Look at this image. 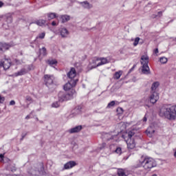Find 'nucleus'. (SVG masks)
<instances>
[{
	"label": "nucleus",
	"instance_id": "f257e3e1",
	"mask_svg": "<svg viewBox=\"0 0 176 176\" xmlns=\"http://www.w3.org/2000/svg\"><path fill=\"white\" fill-rule=\"evenodd\" d=\"M160 116L165 118L168 120H175L176 119V105L164 106L160 109Z\"/></svg>",
	"mask_w": 176,
	"mask_h": 176
},
{
	"label": "nucleus",
	"instance_id": "f03ea898",
	"mask_svg": "<svg viewBox=\"0 0 176 176\" xmlns=\"http://www.w3.org/2000/svg\"><path fill=\"white\" fill-rule=\"evenodd\" d=\"M139 163V166H142V167H143L144 170H146V171H151V168L156 167L157 165L156 161L153 158L144 155L141 157Z\"/></svg>",
	"mask_w": 176,
	"mask_h": 176
},
{
	"label": "nucleus",
	"instance_id": "7ed1b4c3",
	"mask_svg": "<svg viewBox=\"0 0 176 176\" xmlns=\"http://www.w3.org/2000/svg\"><path fill=\"white\" fill-rule=\"evenodd\" d=\"M111 63V56L104 57H95L92 59L90 67L91 68H97V67H101V65H105V64H109Z\"/></svg>",
	"mask_w": 176,
	"mask_h": 176
},
{
	"label": "nucleus",
	"instance_id": "20e7f679",
	"mask_svg": "<svg viewBox=\"0 0 176 176\" xmlns=\"http://www.w3.org/2000/svg\"><path fill=\"white\" fill-rule=\"evenodd\" d=\"M134 134H135V133L131 131L129 133H125L122 135V138H124V141L126 142L128 149H134V148H135V142L134 140L131 139Z\"/></svg>",
	"mask_w": 176,
	"mask_h": 176
},
{
	"label": "nucleus",
	"instance_id": "39448f33",
	"mask_svg": "<svg viewBox=\"0 0 176 176\" xmlns=\"http://www.w3.org/2000/svg\"><path fill=\"white\" fill-rule=\"evenodd\" d=\"M149 63V56L148 55H142L140 58V63L142 65V72L145 75L150 74L149 66L148 65Z\"/></svg>",
	"mask_w": 176,
	"mask_h": 176
},
{
	"label": "nucleus",
	"instance_id": "423d86ee",
	"mask_svg": "<svg viewBox=\"0 0 176 176\" xmlns=\"http://www.w3.org/2000/svg\"><path fill=\"white\" fill-rule=\"evenodd\" d=\"M76 96V91L74 89H71L70 92L65 94L64 92H59L58 94V100L60 102L63 101H68V100H72L74 97Z\"/></svg>",
	"mask_w": 176,
	"mask_h": 176
},
{
	"label": "nucleus",
	"instance_id": "0eeeda50",
	"mask_svg": "<svg viewBox=\"0 0 176 176\" xmlns=\"http://www.w3.org/2000/svg\"><path fill=\"white\" fill-rule=\"evenodd\" d=\"M38 170L32 169L29 173L33 176L43 175V176H52L50 173H46L43 168V165L39 164Z\"/></svg>",
	"mask_w": 176,
	"mask_h": 176
},
{
	"label": "nucleus",
	"instance_id": "6e6552de",
	"mask_svg": "<svg viewBox=\"0 0 176 176\" xmlns=\"http://www.w3.org/2000/svg\"><path fill=\"white\" fill-rule=\"evenodd\" d=\"M105 141H111V142H118L119 141V135H115L113 133H105L103 135Z\"/></svg>",
	"mask_w": 176,
	"mask_h": 176
},
{
	"label": "nucleus",
	"instance_id": "1a4fd4ad",
	"mask_svg": "<svg viewBox=\"0 0 176 176\" xmlns=\"http://www.w3.org/2000/svg\"><path fill=\"white\" fill-rule=\"evenodd\" d=\"M78 78H76V80H70L64 85V90L67 91L68 90H71L72 87H75V86H76V83H78Z\"/></svg>",
	"mask_w": 176,
	"mask_h": 176
},
{
	"label": "nucleus",
	"instance_id": "9d476101",
	"mask_svg": "<svg viewBox=\"0 0 176 176\" xmlns=\"http://www.w3.org/2000/svg\"><path fill=\"white\" fill-rule=\"evenodd\" d=\"M54 80V76H50L48 74H45L44 76V82L46 86H50V85H53Z\"/></svg>",
	"mask_w": 176,
	"mask_h": 176
},
{
	"label": "nucleus",
	"instance_id": "9b49d317",
	"mask_svg": "<svg viewBox=\"0 0 176 176\" xmlns=\"http://www.w3.org/2000/svg\"><path fill=\"white\" fill-rule=\"evenodd\" d=\"M151 94L149 97L150 102L151 104H156L159 100V93L157 92H151Z\"/></svg>",
	"mask_w": 176,
	"mask_h": 176
},
{
	"label": "nucleus",
	"instance_id": "f8f14e48",
	"mask_svg": "<svg viewBox=\"0 0 176 176\" xmlns=\"http://www.w3.org/2000/svg\"><path fill=\"white\" fill-rule=\"evenodd\" d=\"M12 65L10 59H4L0 63V67H3L4 69H9Z\"/></svg>",
	"mask_w": 176,
	"mask_h": 176
},
{
	"label": "nucleus",
	"instance_id": "ddd939ff",
	"mask_svg": "<svg viewBox=\"0 0 176 176\" xmlns=\"http://www.w3.org/2000/svg\"><path fill=\"white\" fill-rule=\"evenodd\" d=\"M76 76V70L75 69V68L72 67L69 72L67 73V78H69V79H70L71 80H76V79H75Z\"/></svg>",
	"mask_w": 176,
	"mask_h": 176
},
{
	"label": "nucleus",
	"instance_id": "4468645a",
	"mask_svg": "<svg viewBox=\"0 0 176 176\" xmlns=\"http://www.w3.org/2000/svg\"><path fill=\"white\" fill-rule=\"evenodd\" d=\"M155 131H156V129H155V125L151 124L150 125V127L147 129L146 131V134L148 135V137H153V134H155Z\"/></svg>",
	"mask_w": 176,
	"mask_h": 176
},
{
	"label": "nucleus",
	"instance_id": "2eb2a0df",
	"mask_svg": "<svg viewBox=\"0 0 176 176\" xmlns=\"http://www.w3.org/2000/svg\"><path fill=\"white\" fill-rule=\"evenodd\" d=\"M76 166V162L75 161H70L67 163L65 164L63 170H69L70 168H73Z\"/></svg>",
	"mask_w": 176,
	"mask_h": 176
},
{
	"label": "nucleus",
	"instance_id": "dca6fc26",
	"mask_svg": "<svg viewBox=\"0 0 176 176\" xmlns=\"http://www.w3.org/2000/svg\"><path fill=\"white\" fill-rule=\"evenodd\" d=\"M62 38H67L69 35V32L65 28H62L59 30Z\"/></svg>",
	"mask_w": 176,
	"mask_h": 176
},
{
	"label": "nucleus",
	"instance_id": "f3484780",
	"mask_svg": "<svg viewBox=\"0 0 176 176\" xmlns=\"http://www.w3.org/2000/svg\"><path fill=\"white\" fill-rule=\"evenodd\" d=\"M28 71H30V69L23 68L18 72L14 73L13 76H22V75H25V74H28Z\"/></svg>",
	"mask_w": 176,
	"mask_h": 176
},
{
	"label": "nucleus",
	"instance_id": "a211bd4d",
	"mask_svg": "<svg viewBox=\"0 0 176 176\" xmlns=\"http://www.w3.org/2000/svg\"><path fill=\"white\" fill-rule=\"evenodd\" d=\"M80 130H82V126L78 125L77 126L69 129L68 133H69L70 134H74V133H79Z\"/></svg>",
	"mask_w": 176,
	"mask_h": 176
},
{
	"label": "nucleus",
	"instance_id": "6ab92c4d",
	"mask_svg": "<svg viewBox=\"0 0 176 176\" xmlns=\"http://www.w3.org/2000/svg\"><path fill=\"white\" fill-rule=\"evenodd\" d=\"M10 47V45L9 44H7L6 43H0V53L1 52L8 50Z\"/></svg>",
	"mask_w": 176,
	"mask_h": 176
},
{
	"label": "nucleus",
	"instance_id": "aec40b11",
	"mask_svg": "<svg viewBox=\"0 0 176 176\" xmlns=\"http://www.w3.org/2000/svg\"><path fill=\"white\" fill-rule=\"evenodd\" d=\"M60 19L61 23H67V21H69L71 20V16L69 15L65 14V15H60L58 16Z\"/></svg>",
	"mask_w": 176,
	"mask_h": 176
},
{
	"label": "nucleus",
	"instance_id": "412c9836",
	"mask_svg": "<svg viewBox=\"0 0 176 176\" xmlns=\"http://www.w3.org/2000/svg\"><path fill=\"white\" fill-rule=\"evenodd\" d=\"M160 85V83L159 82L157 81L154 82L151 86V93H157L156 90L157 89V87H159Z\"/></svg>",
	"mask_w": 176,
	"mask_h": 176
},
{
	"label": "nucleus",
	"instance_id": "4be33fe9",
	"mask_svg": "<svg viewBox=\"0 0 176 176\" xmlns=\"http://www.w3.org/2000/svg\"><path fill=\"white\" fill-rule=\"evenodd\" d=\"M80 110L78 109H75L73 110L69 115V118H75V116H77V115H80Z\"/></svg>",
	"mask_w": 176,
	"mask_h": 176
},
{
	"label": "nucleus",
	"instance_id": "5701e85b",
	"mask_svg": "<svg viewBox=\"0 0 176 176\" xmlns=\"http://www.w3.org/2000/svg\"><path fill=\"white\" fill-rule=\"evenodd\" d=\"M34 24L39 25V27H42L46 24V21L44 19H38L34 22Z\"/></svg>",
	"mask_w": 176,
	"mask_h": 176
},
{
	"label": "nucleus",
	"instance_id": "b1692460",
	"mask_svg": "<svg viewBox=\"0 0 176 176\" xmlns=\"http://www.w3.org/2000/svg\"><path fill=\"white\" fill-rule=\"evenodd\" d=\"M81 5L85 9H91V8H93V6H91V4H89L87 1L81 2Z\"/></svg>",
	"mask_w": 176,
	"mask_h": 176
},
{
	"label": "nucleus",
	"instance_id": "393cba45",
	"mask_svg": "<svg viewBox=\"0 0 176 176\" xmlns=\"http://www.w3.org/2000/svg\"><path fill=\"white\" fill-rule=\"evenodd\" d=\"M47 16L48 17V20H53V19H56V17H58L57 14L54 12H50L47 14Z\"/></svg>",
	"mask_w": 176,
	"mask_h": 176
},
{
	"label": "nucleus",
	"instance_id": "a878e982",
	"mask_svg": "<svg viewBox=\"0 0 176 176\" xmlns=\"http://www.w3.org/2000/svg\"><path fill=\"white\" fill-rule=\"evenodd\" d=\"M47 64H49L50 67H54V65H57V61L56 60V59L48 60Z\"/></svg>",
	"mask_w": 176,
	"mask_h": 176
},
{
	"label": "nucleus",
	"instance_id": "bb28decb",
	"mask_svg": "<svg viewBox=\"0 0 176 176\" xmlns=\"http://www.w3.org/2000/svg\"><path fill=\"white\" fill-rule=\"evenodd\" d=\"M123 74L122 71L116 72L114 74V79H120Z\"/></svg>",
	"mask_w": 176,
	"mask_h": 176
},
{
	"label": "nucleus",
	"instance_id": "cd10ccee",
	"mask_svg": "<svg viewBox=\"0 0 176 176\" xmlns=\"http://www.w3.org/2000/svg\"><path fill=\"white\" fill-rule=\"evenodd\" d=\"M45 35H46V33L45 32L40 33L38 35V36H36V39H44Z\"/></svg>",
	"mask_w": 176,
	"mask_h": 176
},
{
	"label": "nucleus",
	"instance_id": "c85d7f7f",
	"mask_svg": "<svg viewBox=\"0 0 176 176\" xmlns=\"http://www.w3.org/2000/svg\"><path fill=\"white\" fill-rule=\"evenodd\" d=\"M118 174L119 176H127L124 173V170L123 169H119L118 171Z\"/></svg>",
	"mask_w": 176,
	"mask_h": 176
},
{
	"label": "nucleus",
	"instance_id": "c756f323",
	"mask_svg": "<svg viewBox=\"0 0 176 176\" xmlns=\"http://www.w3.org/2000/svg\"><path fill=\"white\" fill-rule=\"evenodd\" d=\"M162 16H163V12L160 11V12H157V15L153 14L152 16V17H153V19H156V17H162Z\"/></svg>",
	"mask_w": 176,
	"mask_h": 176
},
{
	"label": "nucleus",
	"instance_id": "7c9ffc66",
	"mask_svg": "<svg viewBox=\"0 0 176 176\" xmlns=\"http://www.w3.org/2000/svg\"><path fill=\"white\" fill-rule=\"evenodd\" d=\"M160 63H162V64H166V63H167L168 60L167 58L166 57H162L160 59Z\"/></svg>",
	"mask_w": 176,
	"mask_h": 176
},
{
	"label": "nucleus",
	"instance_id": "2f4dec72",
	"mask_svg": "<svg viewBox=\"0 0 176 176\" xmlns=\"http://www.w3.org/2000/svg\"><path fill=\"white\" fill-rule=\"evenodd\" d=\"M124 111L122 107H118L117 108V113L118 115H122Z\"/></svg>",
	"mask_w": 176,
	"mask_h": 176
},
{
	"label": "nucleus",
	"instance_id": "473e14b6",
	"mask_svg": "<svg viewBox=\"0 0 176 176\" xmlns=\"http://www.w3.org/2000/svg\"><path fill=\"white\" fill-rule=\"evenodd\" d=\"M140 37H136L133 42V46H137L138 43H140Z\"/></svg>",
	"mask_w": 176,
	"mask_h": 176
},
{
	"label": "nucleus",
	"instance_id": "72a5a7b5",
	"mask_svg": "<svg viewBox=\"0 0 176 176\" xmlns=\"http://www.w3.org/2000/svg\"><path fill=\"white\" fill-rule=\"evenodd\" d=\"M52 108H58L60 107V102H54L52 104Z\"/></svg>",
	"mask_w": 176,
	"mask_h": 176
},
{
	"label": "nucleus",
	"instance_id": "f704fd0d",
	"mask_svg": "<svg viewBox=\"0 0 176 176\" xmlns=\"http://www.w3.org/2000/svg\"><path fill=\"white\" fill-rule=\"evenodd\" d=\"M112 107H115V101H114V100L110 102L107 104V108H112Z\"/></svg>",
	"mask_w": 176,
	"mask_h": 176
},
{
	"label": "nucleus",
	"instance_id": "c9c22d12",
	"mask_svg": "<svg viewBox=\"0 0 176 176\" xmlns=\"http://www.w3.org/2000/svg\"><path fill=\"white\" fill-rule=\"evenodd\" d=\"M116 153H117V155H122V148L118 147L116 149Z\"/></svg>",
	"mask_w": 176,
	"mask_h": 176
},
{
	"label": "nucleus",
	"instance_id": "e433bc0d",
	"mask_svg": "<svg viewBox=\"0 0 176 176\" xmlns=\"http://www.w3.org/2000/svg\"><path fill=\"white\" fill-rule=\"evenodd\" d=\"M41 53L43 54V56H46V48L43 47L41 50H40Z\"/></svg>",
	"mask_w": 176,
	"mask_h": 176
},
{
	"label": "nucleus",
	"instance_id": "4c0bfd02",
	"mask_svg": "<svg viewBox=\"0 0 176 176\" xmlns=\"http://www.w3.org/2000/svg\"><path fill=\"white\" fill-rule=\"evenodd\" d=\"M120 54H126V48L122 47L120 50Z\"/></svg>",
	"mask_w": 176,
	"mask_h": 176
},
{
	"label": "nucleus",
	"instance_id": "58836bf2",
	"mask_svg": "<svg viewBox=\"0 0 176 176\" xmlns=\"http://www.w3.org/2000/svg\"><path fill=\"white\" fill-rule=\"evenodd\" d=\"M5 154H0V162L3 163V157Z\"/></svg>",
	"mask_w": 176,
	"mask_h": 176
},
{
	"label": "nucleus",
	"instance_id": "ea45409f",
	"mask_svg": "<svg viewBox=\"0 0 176 176\" xmlns=\"http://www.w3.org/2000/svg\"><path fill=\"white\" fill-rule=\"evenodd\" d=\"M15 64H16L17 65H19V64H21V60H19L17 59L14 60Z\"/></svg>",
	"mask_w": 176,
	"mask_h": 176
},
{
	"label": "nucleus",
	"instance_id": "a19ab883",
	"mask_svg": "<svg viewBox=\"0 0 176 176\" xmlns=\"http://www.w3.org/2000/svg\"><path fill=\"white\" fill-rule=\"evenodd\" d=\"M7 23H12V16H8L7 18Z\"/></svg>",
	"mask_w": 176,
	"mask_h": 176
},
{
	"label": "nucleus",
	"instance_id": "79ce46f5",
	"mask_svg": "<svg viewBox=\"0 0 176 176\" xmlns=\"http://www.w3.org/2000/svg\"><path fill=\"white\" fill-rule=\"evenodd\" d=\"M8 170H10L11 171H16V167L13 166L12 168H8Z\"/></svg>",
	"mask_w": 176,
	"mask_h": 176
},
{
	"label": "nucleus",
	"instance_id": "37998d69",
	"mask_svg": "<svg viewBox=\"0 0 176 176\" xmlns=\"http://www.w3.org/2000/svg\"><path fill=\"white\" fill-rule=\"evenodd\" d=\"M26 100H27V101H32V98H31V97H30V96H27L26 97Z\"/></svg>",
	"mask_w": 176,
	"mask_h": 176
},
{
	"label": "nucleus",
	"instance_id": "c03bdc74",
	"mask_svg": "<svg viewBox=\"0 0 176 176\" xmlns=\"http://www.w3.org/2000/svg\"><path fill=\"white\" fill-rule=\"evenodd\" d=\"M14 104H16V102H14V100H11L10 102V105H14Z\"/></svg>",
	"mask_w": 176,
	"mask_h": 176
},
{
	"label": "nucleus",
	"instance_id": "a18cd8bd",
	"mask_svg": "<svg viewBox=\"0 0 176 176\" xmlns=\"http://www.w3.org/2000/svg\"><path fill=\"white\" fill-rule=\"evenodd\" d=\"M154 53L155 54H157V53H159V50L157 48V49H155V50H154Z\"/></svg>",
	"mask_w": 176,
	"mask_h": 176
},
{
	"label": "nucleus",
	"instance_id": "49530a36",
	"mask_svg": "<svg viewBox=\"0 0 176 176\" xmlns=\"http://www.w3.org/2000/svg\"><path fill=\"white\" fill-rule=\"evenodd\" d=\"M27 135V133H22V138H24Z\"/></svg>",
	"mask_w": 176,
	"mask_h": 176
},
{
	"label": "nucleus",
	"instance_id": "de8ad7c7",
	"mask_svg": "<svg viewBox=\"0 0 176 176\" xmlns=\"http://www.w3.org/2000/svg\"><path fill=\"white\" fill-rule=\"evenodd\" d=\"M52 25H57V23L55 21H52Z\"/></svg>",
	"mask_w": 176,
	"mask_h": 176
},
{
	"label": "nucleus",
	"instance_id": "09e8293b",
	"mask_svg": "<svg viewBox=\"0 0 176 176\" xmlns=\"http://www.w3.org/2000/svg\"><path fill=\"white\" fill-rule=\"evenodd\" d=\"M2 6H3V3L0 1V8H2Z\"/></svg>",
	"mask_w": 176,
	"mask_h": 176
},
{
	"label": "nucleus",
	"instance_id": "8fccbe9b",
	"mask_svg": "<svg viewBox=\"0 0 176 176\" xmlns=\"http://www.w3.org/2000/svg\"><path fill=\"white\" fill-rule=\"evenodd\" d=\"M146 120H147L146 117H144V118H143V121L146 122Z\"/></svg>",
	"mask_w": 176,
	"mask_h": 176
},
{
	"label": "nucleus",
	"instance_id": "3c124183",
	"mask_svg": "<svg viewBox=\"0 0 176 176\" xmlns=\"http://www.w3.org/2000/svg\"><path fill=\"white\" fill-rule=\"evenodd\" d=\"M174 157H176V149H175V153H174Z\"/></svg>",
	"mask_w": 176,
	"mask_h": 176
},
{
	"label": "nucleus",
	"instance_id": "603ef678",
	"mask_svg": "<svg viewBox=\"0 0 176 176\" xmlns=\"http://www.w3.org/2000/svg\"><path fill=\"white\" fill-rule=\"evenodd\" d=\"M25 119H30V116H27L25 117Z\"/></svg>",
	"mask_w": 176,
	"mask_h": 176
},
{
	"label": "nucleus",
	"instance_id": "864d4df0",
	"mask_svg": "<svg viewBox=\"0 0 176 176\" xmlns=\"http://www.w3.org/2000/svg\"><path fill=\"white\" fill-rule=\"evenodd\" d=\"M152 176H157V175H156V174H153Z\"/></svg>",
	"mask_w": 176,
	"mask_h": 176
},
{
	"label": "nucleus",
	"instance_id": "5fc2aeb1",
	"mask_svg": "<svg viewBox=\"0 0 176 176\" xmlns=\"http://www.w3.org/2000/svg\"><path fill=\"white\" fill-rule=\"evenodd\" d=\"M35 41H36V40Z\"/></svg>",
	"mask_w": 176,
	"mask_h": 176
}]
</instances>
